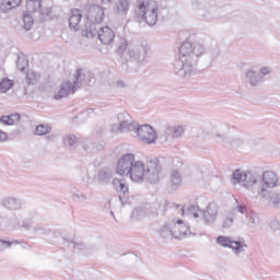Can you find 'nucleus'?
I'll return each instance as SVG.
<instances>
[{
	"mask_svg": "<svg viewBox=\"0 0 280 280\" xmlns=\"http://www.w3.org/2000/svg\"><path fill=\"white\" fill-rule=\"evenodd\" d=\"M139 16H141L148 25H154L159 19V4L151 0H140Z\"/></svg>",
	"mask_w": 280,
	"mask_h": 280,
	"instance_id": "2",
	"label": "nucleus"
},
{
	"mask_svg": "<svg viewBox=\"0 0 280 280\" xmlns=\"http://www.w3.org/2000/svg\"><path fill=\"white\" fill-rule=\"evenodd\" d=\"M138 139L142 143H154L156 141V131L150 125H142L137 130Z\"/></svg>",
	"mask_w": 280,
	"mask_h": 280,
	"instance_id": "3",
	"label": "nucleus"
},
{
	"mask_svg": "<svg viewBox=\"0 0 280 280\" xmlns=\"http://www.w3.org/2000/svg\"><path fill=\"white\" fill-rule=\"evenodd\" d=\"M14 244H19V241L9 242V241L0 240L1 248H10L11 246H14Z\"/></svg>",
	"mask_w": 280,
	"mask_h": 280,
	"instance_id": "19",
	"label": "nucleus"
},
{
	"mask_svg": "<svg viewBox=\"0 0 280 280\" xmlns=\"http://www.w3.org/2000/svg\"><path fill=\"white\" fill-rule=\"evenodd\" d=\"M116 174L119 176H128L129 174L133 183H140V180H143V176H145V164L141 161L135 162V155L128 153L118 161Z\"/></svg>",
	"mask_w": 280,
	"mask_h": 280,
	"instance_id": "1",
	"label": "nucleus"
},
{
	"mask_svg": "<svg viewBox=\"0 0 280 280\" xmlns=\"http://www.w3.org/2000/svg\"><path fill=\"white\" fill-rule=\"evenodd\" d=\"M179 51L183 56H187V54H191V44L189 43H184L180 48Z\"/></svg>",
	"mask_w": 280,
	"mask_h": 280,
	"instance_id": "15",
	"label": "nucleus"
},
{
	"mask_svg": "<svg viewBox=\"0 0 280 280\" xmlns=\"http://www.w3.org/2000/svg\"><path fill=\"white\" fill-rule=\"evenodd\" d=\"M175 135H176V137H178V135H183V127H178V128L175 130Z\"/></svg>",
	"mask_w": 280,
	"mask_h": 280,
	"instance_id": "26",
	"label": "nucleus"
},
{
	"mask_svg": "<svg viewBox=\"0 0 280 280\" xmlns=\"http://www.w3.org/2000/svg\"><path fill=\"white\" fill-rule=\"evenodd\" d=\"M82 75H84V72L82 71V69L77 70L74 74L77 82L80 80V78H82Z\"/></svg>",
	"mask_w": 280,
	"mask_h": 280,
	"instance_id": "23",
	"label": "nucleus"
},
{
	"mask_svg": "<svg viewBox=\"0 0 280 280\" xmlns=\"http://www.w3.org/2000/svg\"><path fill=\"white\" fill-rule=\"evenodd\" d=\"M34 25V19H32L30 15H24V28L25 30H32Z\"/></svg>",
	"mask_w": 280,
	"mask_h": 280,
	"instance_id": "16",
	"label": "nucleus"
},
{
	"mask_svg": "<svg viewBox=\"0 0 280 280\" xmlns=\"http://www.w3.org/2000/svg\"><path fill=\"white\" fill-rule=\"evenodd\" d=\"M182 214L185 215V209L184 208H182Z\"/></svg>",
	"mask_w": 280,
	"mask_h": 280,
	"instance_id": "29",
	"label": "nucleus"
},
{
	"mask_svg": "<svg viewBox=\"0 0 280 280\" xmlns=\"http://www.w3.org/2000/svg\"><path fill=\"white\" fill-rule=\"evenodd\" d=\"M88 19L94 23H102L104 21V9L102 7H93L89 10Z\"/></svg>",
	"mask_w": 280,
	"mask_h": 280,
	"instance_id": "5",
	"label": "nucleus"
},
{
	"mask_svg": "<svg viewBox=\"0 0 280 280\" xmlns=\"http://www.w3.org/2000/svg\"><path fill=\"white\" fill-rule=\"evenodd\" d=\"M0 141H8V133L0 131Z\"/></svg>",
	"mask_w": 280,
	"mask_h": 280,
	"instance_id": "24",
	"label": "nucleus"
},
{
	"mask_svg": "<svg viewBox=\"0 0 280 280\" xmlns=\"http://www.w3.org/2000/svg\"><path fill=\"white\" fill-rule=\"evenodd\" d=\"M80 21H82V12L79 9L72 10V15L69 19V25L72 30H75L78 25H80Z\"/></svg>",
	"mask_w": 280,
	"mask_h": 280,
	"instance_id": "9",
	"label": "nucleus"
},
{
	"mask_svg": "<svg viewBox=\"0 0 280 280\" xmlns=\"http://www.w3.org/2000/svg\"><path fill=\"white\" fill-rule=\"evenodd\" d=\"M153 165H155V167H159V164L156 162H154Z\"/></svg>",
	"mask_w": 280,
	"mask_h": 280,
	"instance_id": "31",
	"label": "nucleus"
},
{
	"mask_svg": "<svg viewBox=\"0 0 280 280\" xmlns=\"http://www.w3.org/2000/svg\"><path fill=\"white\" fill-rule=\"evenodd\" d=\"M26 5H27V9H28V10H32V8H34V5H36V1L31 0V1H28V2L26 3Z\"/></svg>",
	"mask_w": 280,
	"mask_h": 280,
	"instance_id": "25",
	"label": "nucleus"
},
{
	"mask_svg": "<svg viewBox=\"0 0 280 280\" xmlns=\"http://www.w3.org/2000/svg\"><path fill=\"white\" fill-rule=\"evenodd\" d=\"M98 38L103 45H110L115 40V32L108 26H104L98 32Z\"/></svg>",
	"mask_w": 280,
	"mask_h": 280,
	"instance_id": "4",
	"label": "nucleus"
},
{
	"mask_svg": "<svg viewBox=\"0 0 280 280\" xmlns=\"http://www.w3.org/2000/svg\"><path fill=\"white\" fill-rule=\"evenodd\" d=\"M14 86V82L8 78L0 81V93H8Z\"/></svg>",
	"mask_w": 280,
	"mask_h": 280,
	"instance_id": "11",
	"label": "nucleus"
},
{
	"mask_svg": "<svg viewBox=\"0 0 280 280\" xmlns=\"http://www.w3.org/2000/svg\"><path fill=\"white\" fill-rule=\"evenodd\" d=\"M188 213L194 218H198L200 215V208L198 206H191L188 208Z\"/></svg>",
	"mask_w": 280,
	"mask_h": 280,
	"instance_id": "18",
	"label": "nucleus"
},
{
	"mask_svg": "<svg viewBox=\"0 0 280 280\" xmlns=\"http://www.w3.org/2000/svg\"><path fill=\"white\" fill-rule=\"evenodd\" d=\"M262 180L267 187H277V183H279L277 174L272 171L265 172L262 175Z\"/></svg>",
	"mask_w": 280,
	"mask_h": 280,
	"instance_id": "7",
	"label": "nucleus"
},
{
	"mask_svg": "<svg viewBox=\"0 0 280 280\" xmlns=\"http://www.w3.org/2000/svg\"><path fill=\"white\" fill-rule=\"evenodd\" d=\"M49 126L47 125H38L35 129V133L38 136L48 135Z\"/></svg>",
	"mask_w": 280,
	"mask_h": 280,
	"instance_id": "14",
	"label": "nucleus"
},
{
	"mask_svg": "<svg viewBox=\"0 0 280 280\" xmlns=\"http://www.w3.org/2000/svg\"><path fill=\"white\" fill-rule=\"evenodd\" d=\"M126 49H128V40L122 39V40H120V45L118 46V51H119L120 54H124V51H125Z\"/></svg>",
	"mask_w": 280,
	"mask_h": 280,
	"instance_id": "20",
	"label": "nucleus"
},
{
	"mask_svg": "<svg viewBox=\"0 0 280 280\" xmlns=\"http://www.w3.org/2000/svg\"><path fill=\"white\" fill-rule=\"evenodd\" d=\"M245 210L246 208H241V213H244Z\"/></svg>",
	"mask_w": 280,
	"mask_h": 280,
	"instance_id": "28",
	"label": "nucleus"
},
{
	"mask_svg": "<svg viewBox=\"0 0 280 280\" xmlns=\"http://www.w3.org/2000/svg\"><path fill=\"white\" fill-rule=\"evenodd\" d=\"M113 184L117 191H122V194H126V191H128V187H126V184L121 183L120 179H114Z\"/></svg>",
	"mask_w": 280,
	"mask_h": 280,
	"instance_id": "13",
	"label": "nucleus"
},
{
	"mask_svg": "<svg viewBox=\"0 0 280 280\" xmlns=\"http://www.w3.org/2000/svg\"><path fill=\"white\" fill-rule=\"evenodd\" d=\"M262 73H268V70H267V69H264V70H262Z\"/></svg>",
	"mask_w": 280,
	"mask_h": 280,
	"instance_id": "30",
	"label": "nucleus"
},
{
	"mask_svg": "<svg viewBox=\"0 0 280 280\" xmlns=\"http://www.w3.org/2000/svg\"><path fill=\"white\" fill-rule=\"evenodd\" d=\"M232 178H233L234 183H242V182L246 180L247 175H246V173H242V171L236 170L233 173Z\"/></svg>",
	"mask_w": 280,
	"mask_h": 280,
	"instance_id": "12",
	"label": "nucleus"
},
{
	"mask_svg": "<svg viewBox=\"0 0 280 280\" xmlns=\"http://www.w3.org/2000/svg\"><path fill=\"white\" fill-rule=\"evenodd\" d=\"M217 243L219 244V246H223L225 248H233V250H240V248H242V243L237 241H231V238H229L228 236H219L217 238Z\"/></svg>",
	"mask_w": 280,
	"mask_h": 280,
	"instance_id": "6",
	"label": "nucleus"
},
{
	"mask_svg": "<svg viewBox=\"0 0 280 280\" xmlns=\"http://www.w3.org/2000/svg\"><path fill=\"white\" fill-rule=\"evenodd\" d=\"M26 80L28 83L32 82V80H36V72H28L26 74Z\"/></svg>",
	"mask_w": 280,
	"mask_h": 280,
	"instance_id": "22",
	"label": "nucleus"
},
{
	"mask_svg": "<svg viewBox=\"0 0 280 280\" xmlns=\"http://www.w3.org/2000/svg\"><path fill=\"white\" fill-rule=\"evenodd\" d=\"M69 93H75V91L73 90V88H71V83H65L61 86L59 94L55 96V100H62V97H67Z\"/></svg>",
	"mask_w": 280,
	"mask_h": 280,
	"instance_id": "10",
	"label": "nucleus"
},
{
	"mask_svg": "<svg viewBox=\"0 0 280 280\" xmlns=\"http://www.w3.org/2000/svg\"><path fill=\"white\" fill-rule=\"evenodd\" d=\"M129 3L128 0H120L117 4V9L120 12H128Z\"/></svg>",
	"mask_w": 280,
	"mask_h": 280,
	"instance_id": "17",
	"label": "nucleus"
},
{
	"mask_svg": "<svg viewBox=\"0 0 280 280\" xmlns=\"http://www.w3.org/2000/svg\"><path fill=\"white\" fill-rule=\"evenodd\" d=\"M20 121H21V115H19V114H12L9 116L0 117V124H3L4 126H14L15 124H19Z\"/></svg>",
	"mask_w": 280,
	"mask_h": 280,
	"instance_id": "8",
	"label": "nucleus"
},
{
	"mask_svg": "<svg viewBox=\"0 0 280 280\" xmlns=\"http://www.w3.org/2000/svg\"><path fill=\"white\" fill-rule=\"evenodd\" d=\"M5 1L9 8H19V5H21L22 0H5Z\"/></svg>",
	"mask_w": 280,
	"mask_h": 280,
	"instance_id": "21",
	"label": "nucleus"
},
{
	"mask_svg": "<svg viewBox=\"0 0 280 280\" xmlns=\"http://www.w3.org/2000/svg\"><path fill=\"white\" fill-rule=\"evenodd\" d=\"M106 1L110 3V0H102V3H106Z\"/></svg>",
	"mask_w": 280,
	"mask_h": 280,
	"instance_id": "27",
	"label": "nucleus"
},
{
	"mask_svg": "<svg viewBox=\"0 0 280 280\" xmlns=\"http://www.w3.org/2000/svg\"><path fill=\"white\" fill-rule=\"evenodd\" d=\"M177 224H183V221L178 220V221H177Z\"/></svg>",
	"mask_w": 280,
	"mask_h": 280,
	"instance_id": "32",
	"label": "nucleus"
}]
</instances>
